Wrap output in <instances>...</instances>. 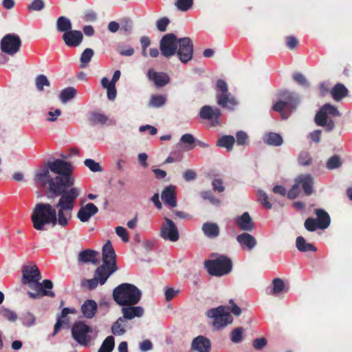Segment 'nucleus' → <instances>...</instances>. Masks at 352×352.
Returning <instances> with one entry per match:
<instances>
[{"mask_svg":"<svg viewBox=\"0 0 352 352\" xmlns=\"http://www.w3.org/2000/svg\"><path fill=\"white\" fill-rule=\"evenodd\" d=\"M98 212V207L93 203H88L82 206L77 212V217L82 222L86 223Z\"/></svg>","mask_w":352,"mask_h":352,"instance_id":"nucleus-17","label":"nucleus"},{"mask_svg":"<svg viewBox=\"0 0 352 352\" xmlns=\"http://www.w3.org/2000/svg\"><path fill=\"white\" fill-rule=\"evenodd\" d=\"M121 313L122 318L126 320H133L135 318H140L144 315V309L140 306L122 305Z\"/></svg>","mask_w":352,"mask_h":352,"instance_id":"nucleus-20","label":"nucleus"},{"mask_svg":"<svg viewBox=\"0 0 352 352\" xmlns=\"http://www.w3.org/2000/svg\"><path fill=\"white\" fill-rule=\"evenodd\" d=\"M120 77V72L116 70L111 80L107 77H103L101 80V85L107 90V98L111 101H113L116 98L117 91L116 89V83L119 80Z\"/></svg>","mask_w":352,"mask_h":352,"instance_id":"nucleus-14","label":"nucleus"},{"mask_svg":"<svg viewBox=\"0 0 352 352\" xmlns=\"http://www.w3.org/2000/svg\"><path fill=\"white\" fill-rule=\"evenodd\" d=\"M102 265L96 269L94 278L83 281L84 287L93 289L98 284L103 285L117 270L116 253L109 241L104 245L102 248Z\"/></svg>","mask_w":352,"mask_h":352,"instance_id":"nucleus-2","label":"nucleus"},{"mask_svg":"<svg viewBox=\"0 0 352 352\" xmlns=\"http://www.w3.org/2000/svg\"><path fill=\"white\" fill-rule=\"evenodd\" d=\"M35 317L31 313H26L23 316V324L26 327H32L35 323Z\"/></svg>","mask_w":352,"mask_h":352,"instance_id":"nucleus-55","label":"nucleus"},{"mask_svg":"<svg viewBox=\"0 0 352 352\" xmlns=\"http://www.w3.org/2000/svg\"><path fill=\"white\" fill-rule=\"evenodd\" d=\"M208 318L212 320V326L216 329H220L232 323V318L225 306H219L206 311Z\"/></svg>","mask_w":352,"mask_h":352,"instance_id":"nucleus-6","label":"nucleus"},{"mask_svg":"<svg viewBox=\"0 0 352 352\" xmlns=\"http://www.w3.org/2000/svg\"><path fill=\"white\" fill-rule=\"evenodd\" d=\"M346 94L347 89L342 84H337L331 91V95L333 98L337 101L342 99L344 96H346Z\"/></svg>","mask_w":352,"mask_h":352,"instance_id":"nucleus-38","label":"nucleus"},{"mask_svg":"<svg viewBox=\"0 0 352 352\" xmlns=\"http://www.w3.org/2000/svg\"><path fill=\"white\" fill-rule=\"evenodd\" d=\"M287 291L284 282L280 278H275L273 280V294L279 295Z\"/></svg>","mask_w":352,"mask_h":352,"instance_id":"nucleus-41","label":"nucleus"},{"mask_svg":"<svg viewBox=\"0 0 352 352\" xmlns=\"http://www.w3.org/2000/svg\"><path fill=\"white\" fill-rule=\"evenodd\" d=\"M128 327L127 321L122 317H120L112 325L111 331L116 336H122L126 331Z\"/></svg>","mask_w":352,"mask_h":352,"instance_id":"nucleus-26","label":"nucleus"},{"mask_svg":"<svg viewBox=\"0 0 352 352\" xmlns=\"http://www.w3.org/2000/svg\"><path fill=\"white\" fill-rule=\"evenodd\" d=\"M265 143L272 146H280L283 144L282 137L276 133H269L263 138Z\"/></svg>","mask_w":352,"mask_h":352,"instance_id":"nucleus-33","label":"nucleus"},{"mask_svg":"<svg viewBox=\"0 0 352 352\" xmlns=\"http://www.w3.org/2000/svg\"><path fill=\"white\" fill-rule=\"evenodd\" d=\"M296 248L300 252H316V248L309 243H307L302 236H298L296 241Z\"/></svg>","mask_w":352,"mask_h":352,"instance_id":"nucleus-34","label":"nucleus"},{"mask_svg":"<svg viewBox=\"0 0 352 352\" xmlns=\"http://www.w3.org/2000/svg\"><path fill=\"white\" fill-rule=\"evenodd\" d=\"M116 234L121 239V240L127 243L129 241V236L126 229L122 226H118L116 228Z\"/></svg>","mask_w":352,"mask_h":352,"instance_id":"nucleus-51","label":"nucleus"},{"mask_svg":"<svg viewBox=\"0 0 352 352\" xmlns=\"http://www.w3.org/2000/svg\"><path fill=\"white\" fill-rule=\"evenodd\" d=\"M339 115V111L335 107L326 104L316 115L315 121L318 125L324 126L327 130L331 131L334 127L331 118Z\"/></svg>","mask_w":352,"mask_h":352,"instance_id":"nucleus-8","label":"nucleus"},{"mask_svg":"<svg viewBox=\"0 0 352 352\" xmlns=\"http://www.w3.org/2000/svg\"><path fill=\"white\" fill-rule=\"evenodd\" d=\"M113 296L120 305H135L139 302L142 292L132 284L122 283L114 289Z\"/></svg>","mask_w":352,"mask_h":352,"instance_id":"nucleus-4","label":"nucleus"},{"mask_svg":"<svg viewBox=\"0 0 352 352\" xmlns=\"http://www.w3.org/2000/svg\"><path fill=\"white\" fill-rule=\"evenodd\" d=\"M160 236L165 240L171 242H176L179 238V230L175 223L168 219L164 217V223L160 229Z\"/></svg>","mask_w":352,"mask_h":352,"instance_id":"nucleus-12","label":"nucleus"},{"mask_svg":"<svg viewBox=\"0 0 352 352\" xmlns=\"http://www.w3.org/2000/svg\"><path fill=\"white\" fill-rule=\"evenodd\" d=\"M83 35L80 31L71 30L63 35V40L68 47H78L82 43Z\"/></svg>","mask_w":352,"mask_h":352,"instance_id":"nucleus-19","label":"nucleus"},{"mask_svg":"<svg viewBox=\"0 0 352 352\" xmlns=\"http://www.w3.org/2000/svg\"><path fill=\"white\" fill-rule=\"evenodd\" d=\"M316 214L318 217L316 219L319 224V229H326L330 224L329 215L322 209L316 210Z\"/></svg>","mask_w":352,"mask_h":352,"instance_id":"nucleus-28","label":"nucleus"},{"mask_svg":"<svg viewBox=\"0 0 352 352\" xmlns=\"http://www.w3.org/2000/svg\"><path fill=\"white\" fill-rule=\"evenodd\" d=\"M267 344V340L265 338H258L253 340L252 346L256 350H261Z\"/></svg>","mask_w":352,"mask_h":352,"instance_id":"nucleus-58","label":"nucleus"},{"mask_svg":"<svg viewBox=\"0 0 352 352\" xmlns=\"http://www.w3.org/2000/svg\"><path fill=\"white\" fill-rule=\"evenodd\" d=\"M235 142V139L232 135H225L219 139L217 145L231 151Z\"/></svg>","mask_w":352,"mask_h":352,"instance_id":"nucleus-39","label":"nucleus"},{"mask_svg":"<svg viewBox=\"0 0 352 352\" xmlns=\"http://www.w3.org/2000/svg\"><path fill=\"white\" fill-rule=\"evenodd\" d=\"M140 349L142 352H146L153 349V344L149 340H145L140 343Z\"/></svg>","mask_w":352,"mask_h":352,"instance_id":"nucleus-62","label":"nucleus"},{"mask_svg":"<svg viewBox=\"0 0 352 352\" xmlns=\"http://www.w3.org/2000/svg\"><path fill=\"white\" fill-rule=\"evenodd\" d=\"M236 225L242 230L251 231L254 229V223L248 212H245L235 218Z\"/></svg>","mask_w":352,"mask_h":352,"instance_id":"nucleus-23","label":"nucleus"},{"mask_svg":"<svg viewBox=\"0 0 352 352\" xmlns=\"http://www.w3.org/2000/svg\"><path fill=\"white\" fill-rule=\"evenodd\" d=\"M77 94V91L72 87H67L63 89L59 95L58 98L62 103L65 104L70 100L73 99Z\"/></svg>","mask_w":352,"mask_h":352,"instance_id":"nucleus-31","label":"nucleus"},{"mask_svg":"<svg viewBox=\"0 0 352 352\" xmlns=\"http://www.w3.org/2000/svg\"><path fill=\"white\" fill-rule=\"evenodd\" d=\"M98 306L93 300H87L81 306V311L86 318H92L96 312Z\"/></svg>","mask_w":352,"mask_h":352,"instance_id":"nucleus-25","label":"nucleus"},{"mask_svg":"<svg viewBox=\"0 0 352 352\" xmlns=\"http://www.w3.org/2000/svg\"><path fill=\"white\" fill-rule=\"evenodd\" d=\"M179 38L174 34H167L160 41V50L165 57H170L176 54Z\"/></svg>","mask_w":352,"mask_h":352,"instance_id":"nucleus-10","label":"nucleus"},{"mask_svg":"<svg viewBox=\"0 0 352 352\" xmlns=\"http://www.w3.org/2000/svg\"><path fill=\"white\" fill-rule=\"evenodd\" d=\"M248 140V135L243 131L236 133V142L239 145H245Z\"/></svg>","mask_w":352,"mask_h":352,"instance_id":"nucleus-61","label":"nucleus"},{"mask_svg":"<svg viewBox=\"0 0 352 352\" xmlns=\"http://www.w3.org/2000/svg\"><path fill=\"white\" fill-rule=\"evenodd\" d=\"M84 164L92 172H100L102 170L100 164L92 159L85 160Z\"/></svg>","mask_w":352,"mask_h":352,"instance_id":"nucleus-48","label":"nucleus"},{"mask_svg":"<svg viewBox=\"0 0 352 352\" xmlns=\"http://www.w3.org/2000/svg\"><path fill=\"white\" fill-rule=\"evenodd\" d=\"M296 104H297L296 101L294 100H292V99L287 102L278 101L274 104L273 109L274 111L280 112L282 114V117L284 119H285L287 118V116H285L283 111L285 109H293L296 107Z\"/></svg>","mask_w":352,"mask_h":352,"instance_id":"nucleus-27","label":"nucleus"},{"mask_svg":"<svg viewBox=\"0 0 352 352\" xmlns=\"http://www.w3.org/2000/svg\"><path fill=\"white\" fill-rule=\"evenodd\" d=\"M204 234L209 238H215L219 234V226L214 223H205L202 226Z\"/></svg>","mask_w":352,"mask_h":352,"instance_id":"nucleus-30","label":"nucleus"},{"mask_svg":"<svg viewBox=\"0 0 352 352\" xmlns=\"http://www.w3.org/2000/svg\"><path fill=\"white\" fill-rule=\"evenodd\" d=\"M166 96L161 94H154L150 98L148 107L153 108H160L165 104Z\"/></svg>","mask_w":352,"mask_h":352,"instance_id":"nucleus-35","label":"nucleus"},{"mask_svg":"<svg viewBox=\"0 0 352 352\" xmlns=\"http://www.w3.org/2000/svg\"><path fill=\"white\" fill-rule=\"evenodd\" d=\"M107 120V116L99 113H94L91 116V120L95 124H104Z\"/></svg>","mask_w":352,"mask_h":352,"instance_id":"nucleus-56","label":"nucleus"},{"mask_svg":"<svg viewBox=\"0 0 352 352\" xmlns=\"http://www.w3.org/2000/svg\"><path fill=\"white\" fill-rule=\"evenodd\" d=\"M21 46V39L18 36L8 34L5 36L1 43V50L10 55L15 54Z\"/></svg>","mask_w":352,"mask_h":352,"instance_id":"nucleus-13","label":"nucleus"},{"mask_svg":"<svg viewBox=\"0 0 352 352\" xmlns=\"http://www.w3.org/2000/svg\"><path fill=\"white\" fill-rule=\"evenodd\" d=\"M236 239L241 250L245 252L252 251L257 245L256 238L248 232L239 234Z\"/></svg>","mask_w":352,"mask_h":352,"instance_id":"nucleus-16","label":"nucleus"},{"mask_svg":"<svg viewBox=\"0 0 352 352\" xmlns=\"http://www.w3.org/2000/svg\"><path fill=\"white\" fill-rule=\"evenodd\" d=\"M191 347L197 352H210L211 343L208 338L199 336L192 340Z\"/></svg>","mask_w":352,"mask_h":352,"instance_id":"nucleus-22","label":"nucleus"},{"mask_svg":"<svg viewBox=\"0 0 352 352\" xmlns=\"http://www.w3.org/2000/svg\"><path fill=\"white\" fill-rule=\"evenodd\" d=\"M44 3L42 0H34L29 6L32 10L38 11L43 8Z\"/></svg>","mask_w":352,"mask_h":352,"instance_id":"nucleus-63","label":"nucleus"},{"mask_svg":"<svg viewBox=\"0 0 352 352\" xmlns=\"http://www.w3.org/2000/svg\"><path fill=\"white\" fill-rule=\"evenodd\" d=\"M161 198L164 204L170 208L177 206L176 187L170 185L164 188L161 194Z\"/></svg>","mask_w":352,"mask_h":352,"instance_id":"nucleus-21","label":"nucleus"},{"mask_svg":"<svg viewBox=\"0 0 352 352\" xmlns=\"http://www.w3.org/2000/svg\"><path fill=\"white\" fill-rule=\"evenodd\" d=\"M115 342L113 336H110L106 338L102 342L98 352H111L114 348Z\"/></svg>","mask_w":352,"mask_h":352,"instance_id":"nucleus-43","label":"nucleus"},{"mask_svg":"<svg viewBox=\"0 0 352 352\" xmlns=\"http://www.w3.org/2000/svg\"><path fill=\"white\" fill-rule=\"evenodd\" d=\"M94 56V51L90 48L85 49L80 56V67H86Z\"/></svg>","mask_w":352,"mask_h":352,"instance_id":"nucleus-42","label":"nucleus"},{"mask_svg":"<svg viewBox=\"0 0 352 352\" xmlns=\"http://www.w3.org/2000/svg\"><path fill=\"white\" fill-rule=\"evenodd\" d=\"M72 334L79 344L86 346L97 337L98 331L82 322H78L74 324Z\"/></svg>","mask_w":352,"mask_h":352,"instance_id":"nucleus-5","label":"nucleus"},{"mask_svg":"<svg viewBox=\"0 0 352 352\" xmlns=\"http://www.w3.org/2000/svg\"><path fill=\"white\" fill-rule=\"evenodd\" d=\"M0 314L10 322H15L17 319V315L15 312L8 309L2 308L0 309Z\"/></svg>","mask_w":352,"mask_h":352,"instance_id":"nucleus-49","label":"nucleus"},{"mask_svg":"<svg viewBox=\"0 0 352 352\" xmlns=\"http://www.w3.org/2000/svg\"><path fill=\"white\" fill-rule=\"evenodd\" d=\"M73 166L70 162L56 160L47 166L37 170L34 181L39 187H46L49 192L60 195L56 208L50 204L38 203L32 214L34 228L37 230H45L46 225L67 226L72 218V212L80 189L72 187L75 182Z\"/></svg>","mask_w":352,"mask_h":352,"instance_id":"nucleus-1","label":"nucleus"},{"mask_svg":"<svg viewBox=\"0 0 352 352\" xmlns=\"http://www.w3.org/2000/svg\"><path fill=\"white\" fill-rule=\"evenodd\" d=\"M76 313L77 310L74 308H64L61 311L60 316L58 317L57 322L54 325V333H56L63 324L69 323V320L67 318L68 314Z\"/></svg>","mask_w":352,"mask_h":352,"instance_id":"nucleus-24","label":"nucleus"},{"mask_svg":"<svg viewBox=\"0 0 352 352\" xmlns=\"http://www.w3.org/2000/svg\"><path fill=\"white\" fill-rule=\"evenodd\" d=\"M98 254L93 250H87L80 253L79 259L83 262L95 263Z\"/></svg>","mask_w":352,"mask_h":352,"instance_id":"nucleus-40","label":"nucleus"},{"mask_svg":"<svg viewBox=\"0 0 352 352\" xmlns=\"http://www.w3.org/2000/svg\"><path fill=\"white\" fill-rule=\"evenodd\" d=\"M118 52H119L120 54H121L122 56H131L134 54L133 48L130 46L120 47L118 48Z\"/></svg>","mask_w":352,"mask_h":352,"instance_id":"nucleus-59","label":"nucleus"},{"mask_svg":"<svg viewBox=\"0 0 352 352\" xmlns=\"http://www.w3.org/2000/svg\"><path fill=\"white\" fill-rule=\"evenodd\" d=\"M193 5V0H177L175 3L176 8L182 12H187Z\"/></svg>","mask_w":352,"mask_h":352,"instance_id":"nucleus-45","label":"nucleus"},{"mask_svg":"<svg viewBox=\"0 0 352 352\" xmlns=\"http://www.w3.org/2000/svg\"><path fill=\"white\" fill-rule=\"evenodd\" d=\"M176 54L184 63L188 62L192 57L193 47L188 37L179 38Z\"/></svg>","mask_w":352,"mask_h":352,"instance_id":"nucleus-11","label":"nucleus"},{"mask_svg":"<svg viewBox=\"0 0 352 352\" xmlns=\"http://www.w3.org/2000/svg\"><path fill=\"white\" fill-rule=\"evenodd\" d=\"M170 23V20L167 17H162L156 21V27L160 32H165L166 28Z\"/></svg>","mask_w":352,"mask_h":352,"instance_id":"nucleus-54","label":"nucleus"},{"mask_svg":"<svg viewBox=\"0 0 352 352\" xmlns=\"http://www.w3.org/2000/svg\"><path fill=\"white\" fill-rule=\"evenodd\" d=\"M223 101L221 103L219 102V98H217V103L219 105L223 108L233 110L235 107L238 104V102L230 93L226 94L223 96Z\"/></svg>","mask_w":352,"mask_h":352,"instance_id":"nucleus-29","label":"nucleus"},{"mask_svg":"<svg viewBox=\"0 0 352 352\" xmlns=\"http://www.w3.org/2000/svg\"><path fill=\"white\" fill-rule=\"evenodd\" d=\"M147 77L152 81L155 86L162 87L169 82L170 78L165 72H156L153 69H150L147 72Z\"/></svg>","mask_w":352,"mask_h":352,"instance_id":"nucleus-18","label":"nucleus"},{"mask_svg":"<svg viewBox=\"0 0 352 352\" xmlns=\"http://www.w3.org/2000/svg\"><path fill=\"white\" fill-rule=\"evenodd\" d=\"M60 115V109L51 108L47 113L45 119L48 122H55Z\"/></svg>","mask_w":352,"mask_h":352,"instance_id":"nucleus-50","label":"nucleus"},{"mask_svg":"<svg viewBox=\"0 0 352 352\" xmlns=\"http://www.w3.org/2000/svg\"><path fill=\"white\" fill-rule=\"evenodd\" d=\"M216 98H219L220 103L223 101V96L228 93V87L227 83L221 79L217 81L216 83Z\"/></svg>","mask_w":352,"mask_h":352,"instance_id":"nucleus-36","label":"nucleus"},{"mask_svg":"<svg viewBox=\"0 0 352 352\" xmlns=\"http://www.w3.org/2000/svg\"><path fill=\"white\" fill-rule=\"evenodd\" d=\"M71 21L65 16H60L56 21V28L59 32L66 33L72 30Z\"/></svg>","mask_w":352,"mask_h":352,"instance_id":"nucleus-32","label":"nucleus"},{"mask_svg":"<svg viewBox=\"0 0 352 352\" xmlns=\"http://www.w3.org/2000/svg\"><path fill=\"white\" fill-rule=\"evenodd\" d=\"M36 86L38 91H43L45 86L50 87V82L45 75H39L36 78Z\"/></svg>","mask_w":352,"mask_h":352,"instance_id":"nucleus-46","label":"nucleus"},{"mask_svg":"<svg viewBox=\"0 0 352 352\" xmlns=\"http://www.w3.org/2000/svg\"><path fill=\"white\" fill-rule=\"evenodd\" d=\"M298 162L301 165H309L311 163V157L307 153H301L298 157Z\"/></svg>","mask_w":352,"mask_h":352,"instance_id":"nucleus-60","label":"nucleus"},{"mask_svg":"<svg viewBox=\"0 0 352 352\" xmlns=\"http://www.w3.org/2000/svg\"><path fill=\"white\" fill-rule=\"evenodd\" d=\"M205 266L210 274L215 276L228 274L232 267L231 260L223 255H221L213 260L206 261Z\"/></svg>","mask_w":352,"mask_h":352,"instance_id":"nucleus-7","label":"nucleus"},{"mask_svg":"<svg viewBox=\"0 0 352 352\" xmlns=\"http://www.w3.org/2000/svg\"><path fill=\"white\" fill-rule=\"evenodd\" d=\"M230 338L232 342L239 343L243 340V329L236 328L234 329L230 335Z\"/></svg>","mask_w":352,"mask_h":352,"instance_id":"nucleus-52","label":"nucleus"},{"mask_svg":"<svg viewBox=\"0 0 352 352\" xmlns=\"http://www.w3.org/2000/svg\"><path fill=\"white\" fill-rule=\"evenodd\" d=\"M305 227L308 231L313 232L319 228V224L316 219L308 218L305 222Z\"/></svg>","mask_w":352,"mask_h":352,"instance_id":"nucleus-53","label":"nucleus"},{"mask_svg":"<svg viewBox=\"0 0 352 352\" xmlns=\"http://www.w3.org/2000/svg\"><path fill=\"white\" fill-rule=\"evenodd\" d=\"M195 138L194 137L189 133L184 134L182 136L180 139V142L179 143V146H181L182 144H185L183 147L184 151H190L195 147Z\"/></svg>","mask_w":352,"mask_h":352,"instance_id":"nucleus-37","label":"nucleus"},{"mask_svg":"<svg viewBox=\"0 0 352 352\" xmlns=\"http://www.w3.org/2000/svg\"><path fill=\"white\" fill-rule=\"evenodd\" d=\"M22 274V283L28 285L30 289L35 291V292H28L30 298L38 299L45 296H54V293L50 291L53 287L52 282L50 280H44L41 283V275L38 268L36 265H33L23 267Z\"/></svg>","mask_w":352,"mask_h":352,"instance_id":"nucleus-3","label":"nucleus"},{"mask_svg":"<svg viewBox=\"0 0 352 352\" xmlns=\"http://www.w3.org/2000/svg\"><path fill=\"white\" fill-rule=\"evenodd\" d=\"M179 292L180 290L179 289H174L172 287L167 288L165 291V298L167 301H170L178 295Z\"/></svg>","mask_w":352,"mask_h":352,"instance_id":"nucleus-57","label":"nucleus"},{"mask_svg":"<svg viewBox=\"0 0 352 352\" xmlns=\"http://www.w3.org/2000/svg\"><path fill=\"white\" fill-rule=\"evenodd\" d=\"M256 197L258 201L263 205L266 209L272 208V204L269 201L268 196L265 192L262 190H258L256 191Z\"/></svg>","mask_w":352,"mask_h":352,"instance_id":"nucleus-44","label":"nucleus"},{"mask_svg":"<svg viewBox=\"0 0 352 352\" xmlns=\"http://www.w3.org/2000/svg\"><path fill=\"white\" fill-rule=\"evenodd\" d=\"M314 179L311 175L304 174L299 175L295 180V184L288 192L289 199H295L302 188L306 195H311L313 192Z\"/></svg>","mask_w":352,"mask_h":352,"instance_id":"nucleus-9","label":"nucleus"},{"mask_svg":"<svg viewBox=\"0 0 352 352\" xmlns=\"http://www.w3.org/2000/svg\"><path fill=\"white\" fill-rule=\"evenodd\" d=\"M199 116L202 119L210 120L212 125L215 126L219 124V118L221 116V111L217 107L206 105L201 109Z\"/></svg>","mask_w":352,"mask_h":352,"instance_id":"nucleus-15","label":"nucleus"},{"mask_svg":"<svg viewBox=\"0 0 352 352\" xmlns=\"http://www.w3.org/2000/svg\"><path fill=\"white\" fill-rule=\"evenodd\" d=\"M341 164L342 162L340 158L337 155H334L328 160L327 162V168L329 170H333L338 168L341 166Z\"/></svg>","mask_w":352,"mask_h":352,"instance_id":"nucleus-47","label":"nucleus"},{"mask_svg":"<svg viewBox=\"0 0 352 352\" xmlns=\"http://www.w3.org/2000/svg\"><path fill=\"white\" fill-rule=\"evenodd\" d=\"M212 187L214 190L218 191L219 192H223L225 189L222 181L219 179H214L212 181Z\"/></svg>","mask_w":352,"mask_h":352,"instance_id":"nucleus-64","label":"nucleus"}]
</instances>
